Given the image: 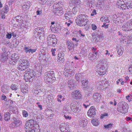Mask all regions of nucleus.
I'll use <instances>...</instances> for the list:
<instances>
[{
  "mask_svg": "<svg viewBox=\"0 0 132 132\" xmlns=\"http://www.w3.org/2000/svg\"><path fill=\"white\" fill-rule=\"evenodd\" d=\"M88 17L84 14L79 15L77 18L76 22L77 25L80 26H85L88 21Z\"/></svg>",
  "mask_w": 132,
  "mask_h": 132,
  "instance_id": "f257e3e1",
  "label": "nucleus"
},
{
  "mask_svg": "<svg viewBox=\"0 0 132 132\" xmlns=\"http://www.w3.org/2000/svg\"><path fill=\"white\" fill-rule=\"evenodd\" d=\"M26 132H40V129L39 126L37 124L33 126L29 123L27 122L26 124Z\"/></svg>",
  "mask_w": 132,
  "mask_h": 132,
  "instance_id": "f03ea898",
  "label": "nucleus"
},
{
  "mask_svg": "<svg viewBox=\"0 0 132 132\" xmlns=\"http://www.w3.org/2000/svg\"><path fill=\"white\" fill-rule=\"evenodd\" d=\"M118 106L117 110L119 112L124 114L127 112L128 105L126 103L123 102H120Z\"/></svg>",
  "mask_w": 132,
  "mask_h": 132,
  "instance_id": "7ed1b4c3",
  "label": "nucleus"
},
{
  "mask_svg": "<svg viewBox=\"0 0 132 132\" xmlns=\"http://www.w3.org/2000/svg\"><path fill=\"white\" fill-rule=\"evenodd\" d=\"M54 72L53 71H50L46 72L44 75V80L46 82L49 83L52 82L53 79L54 80Z\"/></svg>",
  "mask_w": 132,
  "mask_h": 132,
  "instance_id": "20e7f679",
  "label": "nucleus"
},
{
  "mask_svg": "<svg viewBox=\"0 0 132 132\" xmlns=\"http://www.w3.org/2000/svg\"><path fill=\"white\" fill-rule=\"evenodd\" d=\"M103 61L101 60L99 61V63L97 66V72L100 75H103L106 73Z\"/></svg>",
  "mask_w": 132,
  "mask_h": 132,
  "instance_id": "39448f33",
  "label": "nucleus"
},
{
  "mask_svg": "<svg viewBox=\"0 0 132 132\" xmlns=\"http://www.w3.org/2000/svg\"><path fill=\"white\" fill-rule=\"evenodd\" d=\"M72 111L75 113L79 112L81 110V106L80 103L76 101L73 102L70 105Z\"/></svg>",
  "mask_w": 132,
  "mask_h": 132,
  "instance_id": "423d86ee",
  "label": "nucleus"
},
{
  "mask_svg": "<svg viewBox=\"0 0 132 132\" xmlns=\"http://www.w3.org/2000/svg\"><path fill=\"white\" fill-rule=\"evenodd\" d=\"M47 42L49 45L55 46L57 43V40L55 36L53 35H50L47 37Z\"/></svg>",
  "mask_w": 132,
  "mask_h": 132,
  "instance_id": "0eeeda50",
  "label": "nucleus"
},
{
  "mask_svg": "<svg viewBox=\"0 0 132 132\" xmlns=\"http://www.w3.org/2000/svg\"><path fill=\"white\" fill-rule=\"evenodd\" d=\"M73 67L71 65H69L64 69V75L66 77L70 76L71 75L74 74L73 70Z\"/></svg>",
  "mask_w": 132,
  "mask_h": 132,
  "instance_id": "6e6552de",
  "label": "nucleus"
},
{
  "mask_svg": "<svg viewBox=\"0 0 132 132\" xmlns=\"http://www.w3.org/2000/svg\"><path fill=\"white\" fill-rule=\"evenodd\" d=\"M32 71H27L24 75V79L26 81H28L30 80V79L35 76H37V74L35 73V72Z\"/></svg>",
  "mask_w": 132,
  "mask_h": 132,
  "instance_id": "1a4fd4ad",
  "label": "nucleus"
},
{
  "mask_svg": "<svg viewBox=\"0 0 132 132\" xmlns=\"http://www.w3.org/2000/svg\"><path fill=\"white\" fill-rule=\"evenodd\" d=\"M13 122H12L10 125V127L12 128L19 127L22 125V122L18 119L13 118Z\"/></svg>",
  "mask_w": 132,
  "mask_h": 132,
  "instance_id": "9d476101",
  "label": "nucleus"
},
{
  "mask_svg": "<svg viewBox=\"0 0 132 132\" xmlns=\"http://www.w3.org/2000/svg\"><path fill=\"white\" fill-rule=\"evenodd\" d=\"M122 29L124 31H128L132 30V25L131 21H129L125 23L122 27Z\"/></svg>",
  "mask_w": 132,
  "mask_h": 132,
  "instance_id": "9b49d317",
  "label": "nucleus"
},
{
  "mask_svg": "<svg viewBox=\"0 0 132 132\" xmlns=\"http://www.w3.org/2000/svg\"><path fill=\"white\" fill-rule=\"evenodd\" d=\"M43 29L42 28H36L34 30V36L37 38L36 40L37 41H39L40 40V37L43 35L42 32Z\"/></svg>",
  "mask_w": 132,
  "mask_h": 132,
  "instance_id": "f8f14e48",
  "label": "nucleus"
},
{
  "mask_svg": "<svg viewBox=\"0 0 132 132\" xmlns=\"http://www.w3.org/2000/svg\"><path fill=\"white\" fill-rule=\"evenodd\" d=\"M96 110L94 107L91 106L88 111L87 113L88 116L90 118L94 117L96 114Z\"/></svg>",
  "mask_w": 132,
  "mask_h": 132,
  "instance_id": "ddd939ff",
  "label": "nucleus"
},
{
  "mask_svg": "<svg viewBox=\"0 0 132 132\" xmlns=\"http://www.w3.org/2000/svg\"><path fill=\"white\" fill-rule=\"evenodd\" d=\"M19 58V57L18 54L14 53L12 54L11 59V60L10 61V64L15 65Z\"/></svg>",
  "mask_w": 132,
  "mask_h": 132,
  "instance_id": "4468645a",
  "label": "nucleus"
},
{
  "mask_svg": "<svg viewBox=\"0 0 132 132\" xmlns=\"http://www.w3.org/2000/svg\"><path fill=\"white\" fill-rule=\"evenodd\" d=\"M71 95L73 97L76 99H80L82 96L81 92L80 91L76 90L72 92Z\"/></svg>",
  "mask_w": 132,
  "mask_h": 132,
  "instance_id": "2eb2a0df",
  "label": "nucleus"
},
{
  "mask_svg": "<svg viewBox=\"0 0 132 132\" xmlns=\"http://www.w3.org/2000/svg\"><path fill=\"white\" fill-rule=\"evenodd\" d=\"M34 68L36 71L35 72V73H36L37 75H40L42 69V65L39 63H38L34 66Z\"/></svg>",
  "mask_w": 132,
  "mask_h": 132,
  "instance_id": "dca6fc26",
  "label": "nucleus"
},
{
  "mask_svg": "<svg viewBox=\"0 0 132 132\" xmlns=\"http://www.w3.org/2000/svg\"><path fill=\"white\" fill-rule=\"evenodd\" d=\"M97 53L98 52H93V53L91 52L88 55L89 59L92 61L97 60L98 57L97 54Z\"/></svg>",
  "mask_w": 132,
  "mask_h": 132,
  "instance_id": "f3484780",
  "label": "nucleus"
},
{
  "mask_svg": "<svg viewBox=\"0 0 132 132\" xmlns=\"http://www.w3.org/2000/svg\"><path fill=\"white\" fill-rule=\"evenodd\" d=\"M59 127L61 131L62 132H64L65 130L66 131V130H69V129L68 124L64 123H61Z\"/></svg>",
  "mask_w": 132,
  "mask_h": 132,
  "instance_id": "a211bd4d",
  "label": "nucleus"
},
{
  "mask_svg": "<svg viewBox=\"0 0 132 132\" xmlns=\"http://www.w3.org/2000/svg\"><path fill=\"white\" fill-rule=\"evenodd\" d=\"M67 48L69 51L73 50L75 45L73 42L69 41H67L66 42Z\"/></svg>",
  "mask_w": 132,
  "mask_h": 132,
  "instance_id": "6ab92c4d",
  "label": "nucleus"
},
{
  "mask_svg": "<svg viewBox=\"0 0 132 132\" xmlns=\"http://www.w3.org/2000/svg\"><path fill=\"white\" fill-rule=\"evenodd\" d=\"M79 122L80 125L82 127H85L88 123L87 120L85 118L80 119Z\"/></svg>",
  "mask_w": 132,
  "mask_h": 132,
  "instance_id": "aec40b11",
  "label": "nucleus"
},
{
  "mask_svg": "<svg viewBox=\"0 0 132 132\" xmlns=\"http://www.w3.org/2000/svg\"><path fill=\"white\" fill-rule=\"evenodd\" d=\"M92 98L95 101H99L101 98L100 94L99 93H95L93 94Z\"/></svg>",
  "mask_w": 132,
  "mask_h": 132,
  "instance_id": "412c9836",
  "label": "nucleus"
},
{
  "mask_svg": "<svg viewBox=\"0 0 132 132\" xmlns=\"http://www.w3.org/2000/svg\"><path fill=\"white\" fill-rule=\"evenodd\" d=\"M7 52H4L2 55H0V60L3 62L5 61L7 59Z\"/></svg>",
  "mask_w": 132,
  "mask_h": 132,
  "instance_id": "4be33fe9",
  "label": "nucleus"
},
{
  "mask_svg": "<svg viewBox=\"0 0 132 132\" xmlns=\"http://www.w3.org/2000/svg\"><path fill=\"white\" fill-rule=\"evenodd\" d=\"M117 50L118 54L121 55L123 52V48L122 46L118 45L117 46Z\"/></svg>",
  "mask_w": 132,
  "mask_h": 132,
  "instance_id": "5701e85b",
  "label": "nucleus"
},
{
  "mask_svg": "<svg viewBox=\"0 0 132 132\" xmlns=\"http://www.w3.org/2000/svg\"><path fill=\"white\" fill-rule=\"evenodd\" d=\"M68 87L71 89H73L74 87V80H69L68 82Z\"/></svg>",
  "mask_w": 132,
  "mask_h": 132,
  "instance_id": "b1692460",
  "label": "nucleus"
},
{
  "mask_svg": "<svg viewBox=\"0 0 132 132\" xmlns=\"http://www.w3.org/2000/svg\"><path fill=\"white\" fill-rule=\"evenodd\" d=\"M20 64L24 66H28L29 64V62L28 60L23 59H22L20 61Z\"/></svg>",
  "mask_w": 132,
  "mask_h": 132,
  "instance_id": "393cba45",
  "label": "nucleus"
},
{
  "mask_svg": "<svg viewBox=\"0 0 132 132\" xmlns=\"http://www.w3.org/2000/svg\"><path fill=\"white\" fill-rule=\"evenodd\" d=\"M30 7V5L29 3H26L22 5V9L24 11H25L28 10Z\"/></svg>",
  "mask_w": 132,
  "mask_h": 132,
  "instance_id": "a878e982",
  "label": "nucleus"
},
{
  "mask_svg": "<svg viewBox=\"0 0 132 132\" xmlns=\"http://www.w3.org/2000/svg\"><path fill=\"white\" fill-rule=\"evenodd\" d=\"M105 84H107L106 82H104V81L103 80H101V81H100L99 82L97 83V85L98 86L97 87H100V89L101 87L102 86H104V85H105Z\"/></svg>",
  "mask_w": 132,
  "mask_h": 132,
  "instance_id": "bb28decb",
  "label": "nucleus"
},
{
  "mask_svg": "<svg viewBox=\"0 0 132 132\" xmlns=\"http://www.w3.org/2000/svg\"><path fill=\"white\" fill-rule=\"evenodd\" d=\"M93 37L95 39V41L98 42L102 38V36L101 35L97 34L95 36H93Z\"/></svg>",
  "mask_w": 132,
  "mask_h": 132,
  "instance_id": "cd10ccee",
  "label": "nucleus"
},
{
  "mask_svg": "<svg viewBox=\"0 0 132 132\" xmlns=\"http://www.w3.org/2000/svg\"><path fill=\"white\" fill-rule=\"evenodd\" d=\"M100 20L103 22H106L107 23H109L110 22V20L108 18L103 16L100 18Z\"/></svg>",
  "mask_w": 132,
  "mask_h": 132,
  "instance_id": "c85d7f7f",
  "label": "nucleus"
},
{
  "mask_svg": "<svg viewBox=\"0 0 132 132\" xmlns=\"http://www.w3.org/2000/svg\"><path fill=\"white\" fill-rule=\"evenodd\" d=\"M91 123L94 126H98L99 124V122L97 119H93L91 121Z\"/></svg>",
  "mask_w": 132,
  "mask_h": 132,
  "instance_id": "c756f323",
  "label": "nucleus"
},
{
  "mask_svg": "<svg viewBox=\"0 0 132 132\" xmlns=\"http://www.w3.org/2000/svg\"><path fill=\"white\" fill-rule=\"evenodd\" d=\"M81 74L79 73H78L76 74L75 75V77L76 79L78 81H80L81 80V78H82L81 77Z\"/></svg>",
  "mask_w": 132,
  "mask_h": 132,
  "instance_id": "7c9ffc66",
  "label": "nucleus"
},
{
  "mask_svg": "<svg viewBox=\"0 0 132 132\" xmlns=\"http://www.w3.org/2000/svg\"><path fill=\"white\" fill-rule=\"evenodd\" d=\"M71 16V13L70 12H66L65 14V18L67 20H68Z\"/></svg>",
  "mask_w": 132,
  "mask_h": 132,
  "instance_id": "2f4dec72",
  "label": "nucleus"
},
{
  "mask_svg": "<svg viewBox=\"0 0 132 132\" xmlns=\"http://www.w3.org/2000/svg\"><path fill=\"white\" fill-rule=\"evenodd\" d=\"M21 91L23 93L25 94L28 92V88L26 86L21 88Z\"/></svg>",
  "mask_w": 132,
  "mask_h": 132,
  "instance_id": "473e14b6",
  "label": "nucleus"
},
{
  "mask_svg": "<svg viewBox=\"0 0 132 132\" xmlns=\"http://www.w3.org/2000/svg\"><path fill=\"white\" fill-rule=\"evenodd\" d=\"M63 10L62 8V7H59L57 8V10L55 13L57 14H61L63 13Z\"/></svg>",
  "mask_w": 132,
  "mask_h": 132,
  "instance_id": "72a5a7b5",
  "label": "nucleus"
},
{
  "mask_svg": "<svg viewBox=\"0 0 132 132\" xmlns=\"http://www.w3.org/2000/svg\"><path fill=\"white\" fill-rule=\"evenodd\" d=\"M28 66H24L20 64L18 67V69L19 70H24L28 68Z\"/></svg>",
  "mask_w": 132,
  "mask_h": 132,
  "instance_id": "f704fd0d",
  "label": "nucleus"
},
{
  "mask_svg": "<svg viewBox=\"0 0 132 132\" xmlns=\"http://www.w3.org/2000/svg\"><path fill=\"white\" fill-rule=\"evenodd\" d=\"M72 3L76 5H79L81 3L80 0H70Z\"/></svg>",
  "mask_w": 132,
  "mask_h": 132,
  "instance_id": "c9c22d12",
  "label": "nucleus"
},
{
  "mask_svg": "<svg viewBox=\"0 0 132 132\" xmlns=\"http://www.w3.org/2000/svg\"><path fill=\"white\" fill-rule=\"evenodd\" d=\"M10 111H11L13 113L16 112L18 111V107L13 106L10 108Z\"/></svg>",
  "mask_w": 132,
  "mask_h": 132,
  "instance_id": "e433bc0d",
  "label": "nucleus"
},
{
  "mask_svg": "<svg viewBox=\"0 0 132 132\" xmlns=\"http://www.w3.org/2000/svg\"><path fill=\"white\" fill-rule=\"evenodd\" d=\"M29 24L27 23H25L24 26H23V31L27 32H26V30L27 29H29Z\"/></svg>",
  "mask_w": 132,
  "mask_h": 132,
  "instance_id": "4c0bfd02",
  "label": "nucleus"
},
{
  "mask_svg": "<svg viewBox=\"0 0 132 132\" xmlns=\"http://www.w3.org/2000/svg\"><path fill=\"white\" fill-rule=\"evenodd\" d=\"M30 48L29 47H27L25 45V46L23 48V50L24 52L27 54H28L30 50Z\"/></svg>",
  "mask_w": 132,
  "mask_h": 132,
  "instance_id": "58836bf2",
  "label": "nucleus"
},
{
  "mask_svg": "<svg viewBox=\"0 0 132 132\" xmlns=\"http://www.w3.org/2000/svg\"><path fill=\"white\" fill-rule=\"evenodd\" d=\"M28 123H30L31 125H33L35 126V125H37V124H36V121H34V120L33 119H31L28 121V122H27Z\"/></svg>",
  "mask_w": 132,
  "mask_h": 132,
  "instance_id": "ea45409f",
  "label": "nucleus"
},
{
  "mask_svg": "<svg viewBox=\"0 0 132 132\" xmlns=\"http://www.w3.org/2000/svg\"><path fill=\"white\" fill-rule=\"evenodd\" d=\"M118 17L117 18H119L120 20H121L122 19L125 17L124 14L123 13H119L117 14Z\"/></svg>",
  "mask_w": 132,
  "mask_h": 132,
  "instance_id": "a19ab883",
  "label": "nucleus"
},
{
  "mask_svg": "<svg viewBox=\"0 0 132 132\" xmlns=\"http://www.w3.org/2000/svg\"><path fill=\"white\" fill-rule=\"evenodd\" d=\"M22 114L23 116L24 117H27L28 116V113L25 110H23L22 111Z\"/></svg>",
  "mask_w": 132,
  "mask_h": 132,
  "instance_id": "79ce46f5",
  "label": "nucleus"
},
{
  "mask_svg": "<svg viewBox=\"0 0 132 132\" xmlns=\"http://www.w3.org/2000/svg\"><path fill=\"white\" fill-rule=\"evenodd\" d=\"M108 117V114L106 113H104L102 114L101 117V119L104 118H106Z\"/></svg>",
  "mask_w": 132,
  "mask_h": 132,
  "instance_id": "37998d69",
  "label": "nucleus"
},
{
  "mask_svg": "<svg viewBox=\"0 0 132 132\" xmlns=\"http://www.w3.org/2000/svg\"><path fill=\"white\" fill-rule=\"evenodd\" d=\"M57 61L60 63H64L65 61V59L64 58H57Z\"/></svg>",
  "mask_w": 132,
  "mask_h": 132,
  "instance_id": "c03bdc74",
  "label": "nucleus"
},
{
  "mask_svg": "<svg viewBox=\"0 0 132 132\" xmlns=\"http://www.w3.org/2000/svg\"><path fill=\"white\" fill-rule=\"evenodd\" d=\"M3 11L4 13H7L8 12V7L7 6H6L4 7Z\"/></svg>",
  "mask_w": 132,
  "mask_h": 132,
  "instance_id": "a18cd8bd",
  "label": "nucleus"
},
{
  "mask_svg": "<svg viewBox=\"0 0 132 132\" xmlns=\"http://www.w3.org/2000/svg\"><path fill=\"white\" fill-rule=\"evenodd\" d=\"M48 0H39V3L42 5H44Z\"/></svg>",
  "mask_w": 132,
  "mask_h": 132,
  "instance_id": "49530a36",
  "label": "nucleus"
},
{
  "mask_svg": "<svg viewBox=\"0 0 132 132\" xmlns=\"http://www.w3.org/2000/svg\"><path fill=\"white\" fill-rule=\"evenodd\" d=\"M121 8L122 10H126L128 9L127 6V5L125 4H122L120 5Z\"/></svg>",
  "mask_w": 132,
  "mask_h": 132,
  "instance_id": "de8ad7c7",
  "label": "nucleus"
},
{
  "mask_svg": "<svg viewBox=\"0 0 132 132\" xmlns=\"http://www.w3.org/2000/svg\"><path fill=\"white\" fill-rule=\"evenodd\" d=\"M8 112H6L4 115V120L6 121H8Z\"/></svg>",
  "mask_w": 132,
  "mask_h": 132,
  "instance_id": "09e8293b",
  "label": "nucleus"
},
{
  "mask_svg": "<svg viewBox=\"0 0 132 132\" xmlns=\"http://www.w3.org/2000/svg\"><path fill=\"white\" fill-rule=\"evenodd\" d=\"M63 117L67 120H70L72 118L71 116H69L67 114L64 115Z\"/></svg>",
  "mask_w": 132,
  "mask_h": 132,
  "instance_id": "8fccbe9b",
  "label": "nucleus"
},
{
  "mask_svg": "<svg viewBox=\"0 0 132 132\" xmlns=\"http://www.w3.org/2000/svg\"><path fill=\"white\" fill-rule=\"evenodd\" d=\"M11 88L13 90H16L18 88V86L15 84H12Z\"/></svg>",
  "mask_w": 132,
  "mask_h": 132,
  "instance_id": "3c124183",
  "label": "nucleus"
},
{
  "mask_svg": "<svg viewBox=\"0 0 132 132\" xmlns=\"http://www.w3.org/2000/svg\"><path fill=\"white\" fill-rule=\"evenodd\" d=\"M104 127L105 128L109 129L112 127V124L110 123L107 125H104Z\"/></svg>",
  "mask_w": 132,
  "mask_h": 132,
  "instance_id": "603ef678",
  "label": "nucleus"
},
{
  "mask_svg": "<svg viewBox=\"0 0 132 132\" xmlns=\"http://www.w3.org/2000/svg\"><path fill=\"white\" fill-rule=\"evenodd\" d=\"M91 27L92 29L93 30H96L97 28V26L94 24H91Z\"/></svg>",
  "mask_w": 132,
  "mask_h": 132,
  "instance_id": "864d4df0",
  "label": "nucleus"
},
{
  "mask_svg": "<svg viewBox=\"0 0 132 132\" xmlns=\"http://www.w3.org/2000/svg\"><path fill=\"white\" fill-rule=\"evenodd\" d=\"M64 54L63 53H59L58 54V56L57 57V58H64Z\"/></svg>",
  "mask_w": 132,
  "mask_h": 132,
  "instance_id": "5fc2aeb1",
  "label": "nucleus"
},
{
  "mask_svg": "<svg viewBox=\"0 0 132 132\" xmlns=\"http://www.w3.org/2000/svg\"><path fill=\"white\" fill-rule=\"evenodd\" d=\"M6 96H5L4 95H3L1 97V99L4 100L6 102L7 101V99Z\"/></svg>",
  "mask_w": 132,
  "mask_h": 132,
  "instance_id": "6e6d98bb",
  "label": "nucleus"
},
{
  "mask_svg": "<svg viewBox=\"0 0 132 132\" xmlns=\"http://www.w3.org/2000/svg\"><path fill=\"white\" fill-rule=\"evenodd\" d=\"M109 24H106V23H104L103 25L102 26V27H103L105 29H107L108 27Z\"/></svg>",
  "mask_w": 132,
  "mask_h": 132,
  "instance_id": "4d7b16f0",
  "label": "nucleus"
},
{
  "mask_svg": "<svg viewBox=\"0 0 132 132\" xmlns=\"http://www.w3.org/2000/svg\"><path fill=\"white\" fill-rule=\"evenodd\" d=\"M16 71L14 70H13L12 71H11V72H10V75L12 76H14L16 75Z\"/></svg>",
  "mask_w": 132,
  "mask_h": 132,
  "instance_id": "13d9d810",
  "label": "nucleus"
},
{
  "mask_svg": "<svg viewBox=\"0 0 132 132\" xmlns=\"http://www.w3.org/2000/svg\"><path fill=\"white\" fill-rule=\"evenodd\" d=\"M36 51V49H32L30 48V50L29 51V52L28 54H32L34 53Z\"/></svg>",
  "mask_w": 132,
  "mask_h": 132,
  "instance_id": "bf43d9fd",
  "label": "nucleus"
},
{
  "mask_svg": "<svg viewBox=\"0 0 132 132\" xmlns=\"http://www.w3.org/2000/svg\"><path fill=\"white\" fill-rule=\"evenodd\" d=\"M16 21L18 22H19V21L20 20L21 21V16H20V15H18L17 16H16Z\"/></svg>",
  "mask_w": 132,
  "mask_h": 132,
  "instance_id": "052dcab7",
  "label": "nucleus"
},
{
  "mask_svg": "<svg viewBox=\"0 0 132 132\" xmlns=\"http://www.w3.org/2000/svg\"><path fill=\"white\" fill-rule=\"evenodd\" d=\"M83 105L85 108H86L87 106H89V104H88L87 102H86L84 103H83Z\"/></svg>",
  "mask_w": 132,
  "mask_h": 132,
  "instance_id": "680f3d73",
  "label": "nucleus"
},
{
  "mask_svg": "<svg viewBox=\"0 0 132 132\" xmlns=\"http://www.w3.org/2000/svg\"><path fill=\"white\" fill-rule=\"evenodd\" d=\"M77 8L76 7H74L72 9V11L73 13L75 14V13H76V12H77Z\"/></svg>",
  "mask_w": 132,
  "mask_h": 132,
  "instance_id": "e2e57ef3",
  "label": "nucleus"
},
{
  "mask_svg": "<svg viewBox=\"0 0 132 132\" xmlns=\"http://www.w3.org/2000/svg\"><path fill=\"white\" fill-rule=\"evenodd\" d=\"M9 102H10V108L12 107V106H13V102L12 100H9Z\"/></svg>",
  "mask_w": 132,
  "mask_h": 132,
  "instance_id": "0e129e2a",
  "label": "nucleus"
},
{
  "mask_svg": "<svg viewBox=\"0 0 132 132\" xmlns=\"http://www.w3.org/2000/svg\"><path fill=\"white\" fill-rule=\"evenodd\" d=\"M96 14V10H94L92 12V13L91 14V15L92 16H93L94 15Z\"/></svg>",
  "mask_w": 132,
  "mask_h": 132,
  "instance_id": "69168bd1",
  "label": "nucleus"
},
{
  "mask_svg": "<svg viewBox=\"0 0 132 132\" xmlns=\"http://www.w3.org/2000/svg\"><path fill=\"white\" fill-rule=\"evenodd\" d=\"M127 5V6L128 9H129L130 8H131L132 7V2L129 5V4H128Z\"/></svg>",
  "mask_w": 132,
  "mask_h": 132,
  "instance_id": "338daca9",
  "label": "nucleus"
},
{
  "mask_svg": "<svg viewBox=\"0 0 132 132\" xmlns=\"http://www.w3.org/2000/svg\"><path fill=\"white\" fill-rule=\"evenodd\" d=\"M87 84H82V87L83 88H88V86Z\"/></svg>",
  "mask_w": 132,
  "mask_h": 132,
  "instance_id": "774afa93",
  "label": "nucleus"
}]
</instances>
